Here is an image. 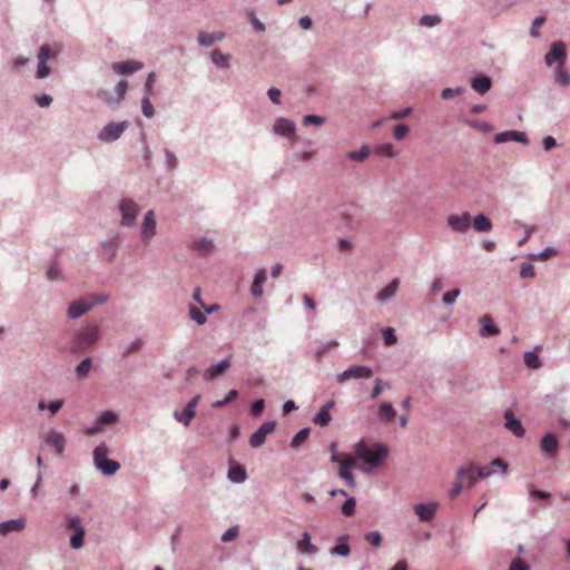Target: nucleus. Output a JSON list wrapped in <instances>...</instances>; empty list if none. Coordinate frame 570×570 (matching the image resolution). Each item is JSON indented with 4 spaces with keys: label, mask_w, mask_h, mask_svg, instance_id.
I'll list each match as a JSON object with an SVG mask.
<instances>
[{
    "label": "nucleus",
    "mask_w": 570,
    "mask_h": 570,
    "mask_svg": "<svg viewBox=\"0 0 570 570\" xmlns=\"http://www.w3.org/2000/svg\"><path fill=\"white\" fill-rule=\"evenodd\" d=\"M276 428V422L275 421H267L265 423H263L257 431H255L250 438H249V445L253 448V449H258L261 448L265 441H266V436L268 434H271L272 432H274Z\"/></svg>",
    "instance_id": "9d476101"
},
{
    "label": "nucleus",
    "mask_w": 570,
    "mask_h": 570,
    "mask_svg": "<svg viewBox=\"0 0 570 570\" xmlns=\"http://www.w3.org/2000/svg\"><path fill=\"white\" fill-rule=\"evenodd\" d=\"M297 550L305 554H314L317 551L316 547L311 542L309 532H303L302 539L297 542Z\"/></svg>",
    "instance_id": "c9c22d12"
},
{
    "label": "nucleus",
    "mask_w": 570,
    "mask_h": 570,
    "mask_svg": "<svg viewBox=\"0 0 570 570\" xmlns=\"http://www.w3.org/2000/svg\"><path fill=\"white\" fill-rule=\"evenodd\" d=\"M326 122V118L318 115H306L303 118L304 125L322 126Z\"/></svg>",
    "instance_id": "e2e57ef3"
},
{
    "label": "nucleus",
    "mask_w": 570,
    "mask_h": 570,
    "mask_svg": "<svg viewBox=\"0 0 570 570\" xmlns=\"http://www.w3.org/2000/svg\"><path fill=\"white\" fill-rule=\"evenodd\" d=\"M373 375V370L366 365H352L344 372L336 375L337 383L342 384L351 379H370Z\"/></svg>",
    "instance_id": "0eeeda50"
},
{
    "label": "nucleus",
    "mask_w": 570,
    "mask_h": 570,
    "mask_svg": "<svg viewBox=\"0 0 570 570\" xmlns=\"http://www.w3.org/2000/svg\"><path fill=\"white\" fill-rule=\"evenodd\" d=\"M465 92V88L462 86L455 87V88H444L441 91V98L444 100H449L453 98L454 96L462 95Z\"/></svg>",
    "instance_id": "052dcab7"
},
{
    "label": "nucleus",
    "mask_w": 570,
    "mask_h": 570,
    "mask_svg": "<svg viewBox=\"0 0 570 570\" xmlns=\"http://www.w3.org/2000/svg\"><path fill=\"white\" fill-rule=\"evenodd\" d=\"M85 533L86 531L83 527L77 528V531H75V533L70 537L71 548L79 549L83 546Z\"/></svg>",
    "instance_id": "37998d69"
},
{
    "label": "nucleus",
    "mask_w": 570,
    "mask_h": 570,
    "mask_svg": "<svg viewBox=\"0 0 570 570\" xmlns=\"http://www.w3.org/2000/svg\"><path fill=\"white\" fill-rule=\"evenodd\" d=\"M117 421L118 415L116 413H114L112 411H105L96 419V421L91 425L86 426L85 433L87 435H95L104 431L107 425L114 424Z\"/></svg>",
    "instance_id": "1a4fd4ad"
},
{
    "label": "nucleus",
    "mask_w": 570,
    "mask_h": 570,
    "mask_svg": "<svg viewBox=\"0 0 570 570\" xmlns=\"http://www.w3.org/2000/svg\"><path fill=\"white\" fill-rule=\"evenodd\" d=\"M468 125L471 128L478 129L484 134L492 132L494 130L493 125H491L490 122L481 121V120H476V119L468 120Z\"/></svg>",
    "instance_id": "de8ad7c7"
},
{
    "label": "nucleus",
    "mask_w": 570,
    "mask_h": 570,
    "mask_svg": "<svg viewBox=\"0 0 570 570\" xmlns=\"http://www.w3.org/2000/svg\"><path fill=\"white\" fill-rule=\"evenodd\" d=\"M400 286V279L393 278L383 289H381L376 296L375 299L380 304H385L389 301H391L397 293Z\"/></svg>",
    "instance_id": "412c9836"
},
{
    "label": "nucleus",
    "mask_w": 570,
    "mask_h": 570,
    "mask_svg": "<svg viewBox=\"0 0 570 570\" xmlns=\"http://www.w3.org/2000/svg\"><path fill=\"white\" fill-rule=\"evenodd\" d=\"M554 79L556 82L561 86L570 85V73L566 70L564 66H558Z\"/></svg>",
    "instance_id": "a18cd8bd"
},
{
    "label": "nucleus",
    "mask_w": 570,
    "mask_h": 570,
    "mask_svg": "<svg viewBox=\"0 0 570 570\" xmlns=\"http://www.w3.org/2000/svg\"><path fill=\"white\" fill-rule=\"evenodd\" d=\"M364 539L366 540L367 543H370L374 548H379L383 541L382 534L379 531L367 532L364 535Z\"/></svg>",
    "instance_id": "5fc2aeb1"
},
{
    "label": "nucleus",
    "mask_w": 570,
    "mask_h": 570,
    "mask_svg": "<svg viewBox=\"0 0 570 570\" xmlns=\"http://www.w3.org/2000/svg\"><path fill=\"white\" fill-rule=\"evenodd\" d=\"M61 275H62V272H61V268L58 265V263H52L48 267L47 273H46V276L49 281H59V279H61Z\"/></svg>",
    "instance_id": "4d7b16f0"
},
{
    "label": "nucleus",
    "mask_w": 570,
    "mask_h": 570,
    "mask_svg": "<svg viewBox=\"0 0 570 570\" xmlns=\"http://www.w3.org/2000/svg\"><path fill=\"white\" fill-rule=\"evenodd\" d=\"M338 346V342L336 340H330L324 342L317 346L315 350L314 356L317 361H321L330 351Z\"/></svg>",
    "instance_id": "58836bf2"
},
{
    "label": "nucleus",
    "mask_w": 570,
    "mask_h": 570,
    "mask_svg": "<svg viewBox=\"0 0 570 570\" xmlns=\"http://www.w3.org/2000/svg\"><path fill=\"white\" fill-rule=\"evenodd\" d=\"M493 141H494V144H503V142H508V141H515V142H520L522 145H528L529 144V138L525 135V132H523V131L507 130V131H502V132L497 134L494 136V138H493Z\"/></svg>",
    "instance_id": "4468645a"
},
{
    "label": "nucleus",
    "mask_w": 570,
    "mask_h": 570,
    "mask_svg": "<svg viewBox=\"0 0 570 570\" xmlns=\"http://www.w3.org/2000/svg\"><path fill=\"white\" fill-rule=\"evenodd\" d=\"M520 277L532 279L535 277V269L531 263H522L520 266Z\"/></svg>",
    "instance_id": "680f3d73"
},
{
    "label": "nucleus",
    "mask_w": 570,
    "mask_h": 570,
    "mask_svg": "<svg viewBox=\"0 0 570 570\" xmlns=\"http://www.w3.org/2000/svg\"><path fill=\"white\" fill-rule=\"evenodd\" d=\"M567 60V47L563 41H554L551 43L549 51L544 56V62L547 66H551L558 62L559 66H564Z\"/></svg>",
    "instance_id": "6e6552de"
},
{
    "label": "nucleus",
    "mask_w": 570,
    "mask_h": 570,
    "mask_svg": "<svg viewBox=\"0 0 570 570\" xmlns=\"http://www.w3.org/2000/svg\"><path fill=\"white\" fill-rule=\"evenodd\" d=\"M523 360H524V364L529 367V368H539L541 367V361H540V357L539 355L534 352V351H528L524 353V356H523Z\"/></svg>",
    "instance_id": "a19ab883"
},
{
    "label": "nucleus",
    "mask_w": 570,
    "mask_h": 570,
    "mask_svg": "<svg viewBox=\"0 0 570 570\" xmlns=\"http://www.w3.org/2000/svg\"><path fill=\"white\" fill-rule=\"evenodd\" d=\"M309 433H311V429L309 428H304L301 431H298L292 438L291 446L295 448V449L299 448L307 440Z\"/></svg>",
    "instance_id": "79ce46f5"
},
{
    "label": "nucleus",
    "mask_w": 570,
    "mask_h": 570,
    "mask_svg": "<svg viewBox=\"0 0 570 570\" xmlns=\"http://www.w3.org/2000/svg\"><path fill=\"white\" fill-rule=\"evenodd\" d=\"M267 279V273L264 268H259L253 278L252 285H250V295L254 298H261L264 294L263 292V285L265 284Z\"/></svg>",
    "instance_id": "4be33fe9"
},
{
    "label": "nucleus",
    "mask_w": 570,
    "mask_h": 570,
    "mask_svg": "<svg viewBox=\"0 0 570 570\" xmlns=\"http://www.w3.org/2000/svg\"><path fill=\"white\" fill-rule=\"evenodd\" d=\"M481 324L480 335L483 337L495 336L500 333V328L493 324L490 316H483Z\"/></svg>",
    "instance_id": "473e14b6"
},
{
    "label": "nucleus",
    "mask_w": 570,
    "mask_h": 570,
    "mask_svg": "<svg viewBox=\"0 0 570 570\" xmlns=\"http://www.w3.org/2000/svg\"><path fill=\"white\" fill-rule=\"evenodd\" d=\"M347 535L338 538L337 543L331 549V553L340 557H347L351 553V548L347 543Z\"/></svg>",
    "instance_id": "e433bc0d"
},
{
    "label": "nucleus",
    "mask_w": 570,
    "mask_h": 570,
    "mask_svg": "<svg viewBox=\"0 0 570 570\" xmlns=\"http://www.w3.org/2000/svg\"><path fill=\"white\" fill-rule=\"evenodd\" d=\"M121 220L120 224L124 227H132L136 225L137 215L139 213V206L131 198H124L118 205Z\"/></svg>",
    "instance_id": "39448f33"
},
{
    "label": "nucleus",
    "mask_w": 570,
    "mask_h": 570,
    "mask_svg": "<svg viewBox=\"0 0 570 570\" xmlns=\"http://www.w3.org/2000/svg\"><path fill=\"white\" fill-rule=\"evenodd\" d=\"M332 462L340 464L338 475L341 479L345 480L346 484L350 488H355L356 482L354 474L352 473V466L354 464V459L352 456H346L342 459L341 455H334Z\"/></svg>",
    "instance_id": "423d86ee"
},
{
    "label": "nucleus",
    "mask_w": 570,
    "mask_h": 570,
    "mask_svg": "<svg viewBox=\"0 0 570 570\" xmlns=\"http://www.w3.org/2000/svg\"><path fill=\"white\" fill-rule=\"evenodd\" d=\"M26 528L24 519H10L3 522H0V534L8 535L12 532H21Z\"/></svg>",
    "instance_id": "bb28decb"
},
{
    "label": "nucleus",
    "mask_w": 570,
    "mask_h": 570,
    "mask_svg": "<svg viewBox=\"0 0 570 570\" xmlns=\"http://www.w3.org/2000/svg\"><path fill=\"white\" fill-rule=\"evenodd\" d=\"M492 79L487 75H478L471 79V88L482 96L492 88Z\"/></svg>",
    "instance_id": "393cba45"
},
{
    "label": "nucleus",
    "mask_w": 570,
    "mask_h": 570,
    "mask_svg": "<svg viewBox=\"0 0 570 570\" xmlns=\"http://www.w3.org/2000/svg\"><path fill=\"white\" fill-rule=\"evenodd\" d=\"M556 253H557V249L554 247L548 246V247L543 248L540 253L530 254L529 257H530V259H534V261H546L549 257H551L552 255H554Z\"/></svg>",
    "instance_id": "3c124183"
},
{
    "label": "nucleus",
    "mask_w": 570,
    "mask_h": 570,
    "mask_svg": "<svg viewBox=\"0 0 570 570\" xmlns=\"http://www.w3.org/2000/svg\"><path fill=\"white\" fill-rule=\"evenodd\" d=\"M117 247H118V236L117 235L110 236V237L106 238L105 240H102L100 244V249H101L100 254H101L102 258L107 262H112L114 258L116 257Z\"/></svg>",
    "instance_id": "6ab92c4d"
},
{
    "label": "nucleus",
    "mask_w": 570,
    "mask_h": 570,
    "mask_svg": "<svg viewBox=\"0 0 570 570\" xmlns=\"http://www.w3.org/2000/svg\"><path fill=\"white\" fill-rule=\"evenodd\" d=\"M91 367H92V358L91 357L83 358L75 368L76 376L79 380L87 377Z\"/></svg>",
    "instance_id": "ea45409f"
},
{
    "label": "nucleus",
    "mask_w": 570,
    "mask_h": 570,
    "mask_svg": "<svg viewBox=\"0 0 570 570\" xmlns=\"http://www.w3.org/2000/svg\"><path fill=\"white\" fill-rule=\"evenodd\" d=\"M540 446L544 454L549 456L554 455L559 449L558 438L554 433L549 432L541 439Z\"/></svg>",
    "instance_id": "a878e982"
},
{
    "label": "nucleus",
    "mask_w": 570,
    "mask_h": 570,
    "mask_svg": "<svg viewBox=\"0 0 570 570\" xmlns=\"http://www.w3.org/2000/svg\"><path fill=\"white\" fill-rule=\"evenodd\" d=\"M51 73L50 67L45 61L38 60V66L36 70V78L37 79H43L48 77Z\"/></svg>",
    "instance_id": "69168bd1"
},
{
    "label": "nucleus",
    "mask_w": 570,
    "mask_h": 570,
    "mask_svg": "<svg viewBox=\"0 0 570 570\" xmlns=\"http://www.w3.org/2000/svg\"><path fill=\"white\" fill-rule=\"evenodd\" d=\"M191 248L203 256L209 255L214 249V243L207 237H200L193 242Z\"/></svg>",
    "instance_id": "2f4dec72"
},
{
    "label": "nucleus",
    "mask_w": 570,
    "mask_h": 570,
    "mask_svg": "<svg viewBox=\"0 0 570 570\" xmlns=\"http://www.w3.org/2000/svg\"><path fill=\"white\" fill-rule=\"evenodd\" d=\"M504 420H505L504 426L507 430L512 432L518 438L524 436L525 430H524L521 421L518 417H515V415L513 414V412L511 410L504 411Z\"/></svg>",
    "instance_id": "a211bd4d"
},
{
    "label": "nucleus",
    "mask_w": 570,
    "mask_h": 570,
    "mask_svg": "<svg viewBox=\"0 0 570 570\" xmlns=\"http://www.w3.org/2000/svg\"><path fill=\"white\" fill-rule=\"evenodd\" d=\"M438 510V503L436 502H428V503H419L414 507V511L422 522H429L431 521Z\"/></svg>",
    "instance_id": "aec40b11"
},
{
    "label": "nucleus",
    "mask_w": 570,
    "mask_h": 570,
    "mask_svg": "<svg viewBox=\"0 0 570 570\" xmlns=\"http://www.w3.org/2000/svg\"><path fill=\"white\" fill-rule=\"evenodd\" d=\"M141 111L147 118L155 116V108L150 101V97L144 96L141 99Z\"/></svg>",
    "instance_id": "bf43d9fd"
},
{
    "label": "nucleus",
    "mask_w": 570,
    "mask_h": 570,
    "mask_svg": "<svg viewBox=\"0 0 570 570\" xmlns=\"http://www.w3.org/2000/svg\"><path fill=\"white\" fill-rule=\"evenodd\" d=\"M355 456L363 461L370 468L380 466L387 458L389 450L383 443H374L373 448H368L364 440H360L354 445Z\"/></svg>",
    "instance_id": "f03ea898"
},
{
    "label": "nucleus",
    "mask_w": 570,
    "mask_h": 570,
    "mask_svg": "<svg viewBox=\"0 0 570 570\" xmlns=\"http://www.w3.org/2000/svg\"><path fill=\"white\" fill-rule=\"evenodd\" d=\"M232 363V355H228L226 358L219 361L218 363L210 365L204 372V379L206 381H213L219 376H222L229 367Z\"/></svg>",
    "instance_id": "2eb2a0df"
},
{
    "label": "nucleus",
    "mask_w": 570,
    "mask_h": 570,
    "mask_svg": "<svg viewBox=\"0 0 570 570\" xmlns=\"http://www.w3.org/2000/svg\"><path fill=\"white\" fill-rule=\"evenodd\" d=\"M356 500L353 497H346L345 502L341 507V511L344 515L351 517L355 513Z\"/></svg>",
    "instance_id": "8fccbe9b"
},
{
    "label": "nucleus",
    "mask_w": 570,
    "mask_h": 570,
    "mask_svg": "<svg viewBox=\"0 0 570 570\" xmlns=\"http://www.w3.org/2000/svg\"><path fill=\"white\" fill-rule=\"evenodd\" d=\"M508 570H530V566L522 558L515 557L511 560Z\"/></svg>",
    "instance_id": "0e129e2a"
},
{
    "label": "nucleus",
    "mask_w": 570,
    "mask_h": 570,
    "mask_svg": "<svg viewBox=\"0 0 570 570\" xmlns=\"http://www.w3.org/2000/svg\"><path fill=\"white\" fill-rule=\"evenodd\" d=\"M227 478L232 483H243L247 479V472L246 469L238 463L230 464Z\"/></svg>",
    "instance_id": "cd10ccee"
},
{
    "label": "nucleus",
    "mask_w": 570,
    "mask_h": 570,
    "mask_svg": "<svg viewBox=\"0 0 570 570\" xmlns=\"http://www.w3.org/2000/svg\"><path fill=\"white\" fill-rule=\"evenodd\" d=\"M56 52L48 43L42 45L38 50V60L47 62L50 58L55 57Z\"/></svg>",
    "instance_id": "864d4df0"
},
{
    "label": "nucleus",
    "mask_w": 570,
    "mask_h": 570,
    "mask_svg": "<svg viewBox=\"0 0 570 570\" xmlns=\"http://www.w3.org/2000/svg\"><path fill=\"white\" fill-rule=\"evenodd\" d=\"M97 98L105 102L111 109H117L121 102L120 98L117 97L116 92L109 89H99L97 91Z\"/></svg>",
    "instance_id": "c85d7f7f"
},
{
    "label": "nucleus",
    "mask_w": 570,
    "mask_h": 570,
    "mask_svg": "<svg viewBox=\"0 0 570 570\" xmlns=\"http://www.w3.org/2000/svg\"><path fill=\"white\" fill-rule=\"evenodd\" d=\"M441 22V18L438 14H424L420 19V24L424 27H435Z\"/></svg>",
    "instance_id": "13d9d810"
},
{
    "label": "nucleus",
    "mask_w": 570,
    "mask_h": 570,
    "mask_svg": "<svg viewBox=\"0 0 570 570\" xmlns=\"http://www.w3.org/2000/svg\"><path fill=\"white\" fill-rule=\"evenodd\" d=\"M209 58L212 62L218 68H229L230 66V56L224 53L219 49H214L210 52Z\"/></svg>",
    "instance_id": "72a5a7b5"
},
{
    "label": "nucleus",
    "mask_w": 570,
    "mask_h": 570,
    "mask_svg": "<svg viewBox=\"0 0 570 570\" xmlns=\"http://www.w3.org/2000/svg\"><path fill=\"white\" fill-rule=\"evenodd\" d=\"M395 415L396 411L391 402L384 401L380 404L377 417L381 422H391Z\"/></svg>",
    "instance_id": "7c9ffc66"
},
{
    "label": "nucleus",
    "mask_w": 570,
    "mask_h": 570,
    "mask_svg": "<svg viewBox=\"0 0 570 570\" xmlns=\"http://www.w3.org/2000/svg\"><path fill=\"white\" fill-rule=\"evenodd\" d=\"M92 308L94 303L89 302L88 298H79L69 304L67 313L70 318L76 320Z\"/></svg>",
    "instance_id": "dca6fc26"
},
{
    "label": "nucleus",
    "mask_w": 570,
    "mask_h": 570,
    "mask_svg": "<svg viewBox=\"0 0 570 570\" xmlns=\"http://www.w3.org/2000/svg\"><path fill=\"white\" fill-rule=\"evenodd\" d=\"M370 155V147L367 145H363L358 150H353L348 153L347 157L354 161H363Z\"/></svg>",
    "instance_id": "c03bdc74"
},
{
    "label": "nucleus",
    "mask_w": 570,
    "mask_h": 570,
    "mask_svg": "<svg viewBox=\"0 0 570 570\" xmlns=\"http://www.w3.org/2000/svg\"><path fill=\"white\" fill-rule=\"evenodd\" d=\"M156 234V219L153 210H148L145 214L141 224V238L145 243H148Z\"/></svg>",
    "instance_id": "f3484780"
},
{
    "label": "nucleus",
    "mask_w": 570,
    "mask_h": 570,
    "mask_svg": "<svg viewBox=\"0 0 570 570\" xmlns=\"http://www.w3.org/2000/svg\"><path fill=\"white\" fill-rule=\"evenodd\" d=\"M128 127L129 121L127 120L119 122L110 121L98 131L97 139L101 142H114L122 136Z\"/></svg>",
    "instance_id": "20e7f679"
},
{
    "label": "nucleus",
    "mask_w": 570,
    "mask_h": 570,
    "mask_svg": "<svg viewBox=\"0 0 570 570\" xmlns=\"http://www.w3.org/2000/svg\"><path fill=\"white\" fill-rule=\"evenodd\" d=\"M335 402L330 400L327 401L320 411L314 415L313 423L315 425L320 426H327L330 422L332 421V415L330 413V410L334 407Z\"/></svg>",
    "instance_id": "5701e85b"
},
{
    "label": "nucleus",
    "mask_w": 570,
    "mask_h": 570,
    "mask_svg": "<svg viewBox=\"0 0 570 570\" xmlns=\"http://www.w3.org/2000/svg\"><path fill=\"white\" fill-rule=\"evenodd\" d=\"M383 341L389 346H391L397 342V337L395 335L394 328L385 327L383 330Z\"/></svg>",
    "instance_id": "774afa93"
},
{
    "label": "nucleus",
    "mask_w": 570,
    "mask_h": 570,
    "mask_svg": "<svg viewBox=\"0 0 570 570\" xmlns=\"http://www.w3.org/2000/svg\"><path fill=\"white\" fill-rule=\"evenodd\" d=\"M238 397V391L237 390H230L223 400L215 401L213 403V406L216 409L223 407L234 401Z\"/></svg>",
    "instance_id": "6e6d98bb"
},
{
    "label": "nucleus",
    "mask_w": 570,
    "mask_h": 570,
    "mask_svg": "<svg viewBox=\"0 0 570 570\" xmlns=\"http://www.w3.org/2000/svg\"><path fill=\"white\" fill-rule=\"evenodd\" d=\"M466 470L465 468H460L456 472L458 481L453 484L452 490L450 491V498L454 499L462 491V478L465 476Z\"/></svg>",
    "instance_id": "49530a36"
},
{
    "label": "nucleus",
    "mask_w": 570,
    "mask_h": 570,
    "mask_svg": "<svg viewBox=\"0 0 570 570\" xmlns=\"http://www.w3.org/2000/svg\"><path fill=\"white\" fill-rule=\"evenodd\" d=\"M109 449L106 443L98 444L92 451L95 468L105 476L115 475L120 470V463L108 459Z\"/></svg>",
    "instance_id": "7ed1b4c3"
},
{
    "label": "nucleus",
    "mask_w": 570,
    "mask_h": 570,
    "mask_svg": "<svg viewBox=\"0 0 570 570\" xmlns=\"http://www.w3.org/2000/svg\"><path fill=\"white\" fill-rule=\"evenodd\" d=\"M295 131V122L284 117H278L273 125V132L281 137L293 138Z\"/></svg>",
    "instance_id": "ddd939ff"
},
{
    "label": "nucleus",
    "mask_w": 570,
    "mask_h": 570,
    "mask_svg": "<svg viewBox=\"0 0 570 570\" xmlns=\"http://www.w3.org/2000/svg\"><path fill=\"white\" fill-rule=\"evenodd\" d=\"M142 62L136 60H127L112 63V70L119 75H130L142 68Z\"/></svg>",
    "instance_id": "b1692460"
},
{
    "label": "nucleus",
    "mask_w": 570,
    "mask_h": 570,
    "mask_svg": "<svg viewBox=\"0 0 570 570\" xmlns=\"http://www.w3.org/2000/svg\"><path fill=\"white\" fill-rule=\"evenodd\" d=\"M460 295L461 291L459 288L448 291L443 294L442 302L446 306H452Z\"/></svg>",
    "instance_id": "603ef678"
},
{
    "label": "nucleus",
    "mask_w": 570,
    "mask_h": 570,
    "mask_svg": "<svg viewBox=\"0 0 570 570\" xmlns=\"http://www.w3.org/2000/svg\"><path fill=\"white\" fill-rule=\"evenodd\" d=\"M43 442L46 445L53 448L57 455L61 456L66 448V436L63 433L51 430L43 435Z\"/></svg>",
    "instance_id": "9b49d317"
},
{
    "label": "nucleus",
    "mask_w": 570,
    "mask_h": 570,
    "mask_svg": "<svg viewBox=\"0 0 570 570\" xmlns=\"http://www.w3.org/2000/svg\"><path fill=\"white\" fill-rule=\"evenodd\" d=\"M446 223L453 232L463 234L466 233L471 226V215L469 213L450 215Z\"/></svg>",
    "instance_id": "f8f14e48"
},
{
    "label": "nucleus",
    "mask_w": 570,
    "mask_h": 570,
    "mask_svg": "<svg viewBox=\"0 0 570 570\" xmlns=\"http://www.w3.org/2000/svg\"><path fill=\"white\" fill-rule=\"evenodd\" d=\"M144 345V342L141 338L137 337L134 342L131 343H128V344H122L120 346V350H121V357L122 358H127L129 355L134 354V353H137L140 351V348L142 347Z\"/></svg>",
    "instance_id": "4c0bfd02"
},
{
    "label": "nucleus",
    "mask_w": 570,
    "mask_h": 570,
    "mask_svg": "<svg viewBox=\"0 0 570 570\" xmlns=\"http://www.w3.org/2000/svg\"><path fill=\"white\" fill-rule=\"evenodd\" d=\"M100 338V327L98 324H88L76 331L70 342V353L79 354L91 348Z\"/></svg>",
    "instance_id": "f257e3e1"
},
{
    "label": "nucleus",
    "mask_w": 570,
    "mask_h": 570,
    "mask_svg": "<svg viewBox=\"0 0 570 570\" xmlns=\"http://www.w3.org/2000/svg\"><path fill=\"white\" fill-rule=\"evenodd\" d=\"M173 416L184 426H189L191 420L196 416V410H191V406L186 405L183 412L174 411Z\"/></svg>",
    "instance_id": "f704fd0d"
},
{
    "label": "nucleus",
    "mask_w": 570,
    "mask_h": 570,
    "mask_svg": "<svg viewBox=\"0 0 570 570\" xmlns=\"http://www.w3.org/2000/svg\"><path fill=\"white\" fill-rule=\"evenodd\" d=\"M189 316L197 325H204L207 321V316L200 309L194 305H189Z\"/></svg>",
    "instance_id": "09e8293b"
},
{
    "label": "nucleus",
    "mask_w": 570,
    "mask_h": 570,
    "mask_svg": "<svg viewBox=\"0 0 570 570\" xmlns=\"http://www.w3.org/2000/svg\"><path fill=\"white\" fill-rule=\"evenodd\" d=\"M197 41L202 47H212L215 43L213 39V33H208L205 31H200L198 33Z\"/></svg>",
    "instance_id": "338daca9"
},
{
    "label": "nucleus",
    "mask_w": 570,
    "mask_h": 570,
    "mask_svg": "<svg viewBox=\"0 0 570 570\" xmlns=\"http://www.w3.org/2000/svg\"><path fill=\"white\" fill-rule=\"evenodd\" d=\"M471 223L474 230L479 233H488L492 229L493 226L491 219L481 213L475 215L473 219H471Z\"/></svg>",
    "instance_id": "c756f323"
}]
</instances>
